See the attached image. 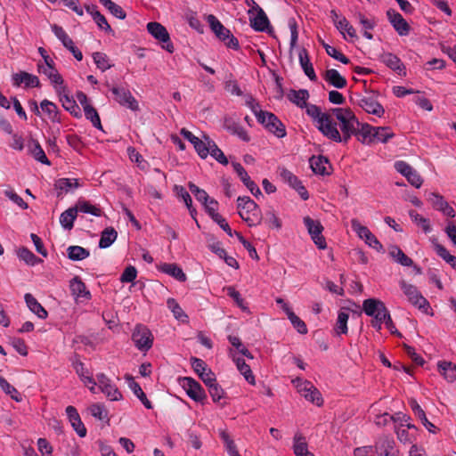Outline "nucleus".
Wrapping results in <instances>:
<instances>
[{
  "mask_svg": "<svg viewBox=\"0 0 456 456\" xmlns=\"http://www.w3.org/2000/svg\"><path fill=\"white\" fill-rule=\"evenodd\" d=\"M410 406L416 417H418L421 423L430 432L435 434L436 432V427L431 423L426 417V413L418 402L414 399L410 400Z\"/></svg>",
  "mask_w": 456,
  "mask_h": 456,
  "instance_id": "obj_29",
  "label": "nucleus"
},
{
  "mask_svg": "<svg viewBox=\"0 0 456 456\" xmlns=\"http://www.w3.org/2000/svg\"><path fill=\"white\" fill-rule=\"evenodd\" d=\"M428 201L432 204L433 208L440 212L449 204L444 198L436 192H430L428 195Z\"/></svg>",
  "mask_w": 456,
  "mask_h": 456,
  "instance_id": "obj_60",
  "label": "nucleus"
},
{
  "mask_svg": "<svg viewBox=\"0 0 456 456\" xmlns=\"http://www.w3.org/2000/svg\"><path fill=\"white\" fill-rule=\"evenodd\" d=\"M303 222L307 229L311 239L314 243L320 249H325L327 248L326 240L322 235L323 226L318 220H314L310 216H305Z\"/></svg>",
  "mask_w": 456,
  "mask_h": 456,
  "instance_id": "obj_9",
  "label": "nucleus"
},
{
  "mask_svg": "<svg viewBox=\"0 0 456 456\" xmlns=\"http://www.w3.org/2000/svg\"><path fill=\"white\" fill-rule=\"evenodd\" d=\"M400 288L406 296L408 301L419 310L429 314L430 304L419 291L416 286L407 283L404 280L400 281Z\"/></svg>",
  "mask_w": 456,
  "mask_h": 456,
  "instance_id": "obj_6",
  "label": "nucleus"
},
{
  "mask_svg": "<svg viewBox=\"0 0 456 456\" xmlns=\"http://www.w3.org/2000/svg\"><path fill=\"white\" fill-rule=\"evenodd\" d=\"M93 59L97 68L100 69L102 71H105L111 67V65L109 62L108 56L103 53H94Z\"/></svg>",
  "mask_w": 456,
  "mask_h": 456,
  "instance_id": "obj_63",
  "label": "nucleus"
},
{
  "mask_svg": "<svg viewBox=\"0 0 456 456\" xmlns=\"http://www.w3.org/2000/svg\"><path fill=\"white\" fill-rule=\"evenodd\" d=\"M208 389L214 403L222 406L225 404V402H221V400L226 397V393L217 382L209 386Z\"/></svg>",
  "mask_w": 456,
  "mask_h": 456,
  "instance_id": "obj_51",
  "label": "nucleus"
},
{
  "mask_svg": "<svg viewBox=\"0 0 456 456\" xmlns=\"http://www.w3.org/2000/svg\"><path fill=\"white\" fill-rule=\"evenodd\" d=\"M126 379L129 380V387L131 388L133 393L137 396V398L141 401V403L145 406V408L152 409V404L148 400L141 386L137 382H135L131 377H127Z\"/></svg>",
  "mask_w": 456,
  "mask_h": 456,
  "instance_id": "obj_45",
  "label": "nucleus"
},
{
  "mask_svg": "<svg viewBox=\"0 0 456 456\" xmlns=\"http://www.w3.org/2000/svg\"><path fill=\"white\" fill-rule=\"evenodd\" d=\"M96 379L98 387L110 400L119 401L122 399L121 392L104 373L97 374Z\"/></svg>",
  "mask_w": 456,
  "mask_h": 456,
  "instance_id": "obj_15",
  "label": "nucleus"
},
{
  "mask_svg": "<svg viewBox=\"0 0 456 456\" xmlns=\"http://www.w3.org/2000/svg\"><path fill=\"white\" fill-rule=\"evenodd\" d=\"M299 63L305 74L311 81H316L317 76L314 72L313 64L310 61L308 52L305 48L300 49L298 53Z\"/></svg>",
  "mask_w": 456,
  "mask_h": 456,
  "instance_id": "obj_26",
  "label": "nucleus"
},
{
  "mask_svg": "<svg viewBox=\"0 0 456 456\" xmlns=\"http://www.w3.org/2000/svg\"><path fill=\"white\" fill-rule=\"evenodd\" d=\"M230 356L232 361L235 362L238 370L242 374L245 379L251 385L255 384V377L251 371L249 365H248L244 359L236 356L235 353L232 350H230Z\"/></svg>",
  "mask_w": 456,
  "mask_h": 456,
  "instance_id": "obj_27",
  "label": "nucleus"
},
{
  "mask_svg": "<svg viewBox=\"0 0 456 456\" xmlns=\"http://www.w3.org/2000/svg\"><path fill=\"white\" fill-rule=\"evenodd\" d=\"M232 167L241 182L244 183V185L248 189V191L256 197L258 198L262 195V192L259 189V187L256 185L255 182H253L249 175H248L245 168L242 167L240 163L238 162H232Z\"/></svg>",
  "mask_w": 456,
  "mask_h": 456,
  "instance_id": "obj_20",
  "label": "nucleus"
},
{
  "mask_svg": "<svg viewBox=\"0 0 456 456\" xmlns=\"http://www.w3.org/2000/svg\"><path fill=\"white\" fill-rule=\"evenodd\" d=\"M224 126L228 132L238 136L243 142H248L250 140V137L245 128L238 122L232 119H225Z\"/></svg>",
  "mask_w": 456,
  "mask_h": 456,
  "instance_id": "obj_35",
  "label": "nucleus"
},
{
  "mask_svg": "<svg viewBox=\"0 0 456 456\" xmlns=\"http://www.w3.org/2000/svg\"><path fill=\"white\" fill-rule=\"evenodd\" d=\"M168 309L173 313L174 317L182 322H188V315L183 312L178 302L175 298H168L167 300Z\"/></svg>",
  "mask_w": 456,
  "mask_h": 456,
  "instance_id": "obj_47",
  "label": "nucleus"
},
{
  "mask_svg": "<svg viewBox=\"0 0 456 456\" xmlns=\"http://www.w3.org/2000/svg\"><path fill=\"white\" fill-rule=\"evenodd\" d=\"M392 137H394V133L391 131V129L389 127H387V126L375 127L374 141L376 140L380 142H387Z\"/></svg>",
  "mask_w": 456,
  "mask_h": 456,
  "instance_id": "obj_58",
  "label": "nucleus"
},
{
  "mask_svg": "<svg viewBox=\"0 0 456 456\" xmlns=\"http://www.w3.org/2000/svg\"><path fill=\"white\" fill-rule=\"evenodd\" d=\"M323 77L327 83L338 89L346 87L347 84L346 79L335 69H327Z\"/></svg>",
  "mask_w": 456,
  "mask_h": 456,
  "instance_id": "obj_32",
  "label": "nucleus"
},
{
  "mask_svg": "<svg viewBox=\"0 0 456 456\" xmlns=\"http://www.w3.org/2000/svg\"><path fill=\"white\" fill-rule=\"evenodd\" d=\"M310 167L314 173L318 175H327L329 174L327 170V167L329 165V160L327 158L323 156H313L310 159Z\"/></svg>",
  "mask_w": 456,
  "mask_h": 456,
  "instance_id": "obj_41",
  "label": "nucleus"
},
{
  "mask_svg": "<svg viewBox=\"0 0 456 456\" xmlns=\"http://www.w3.org/2000/svg\"><path fill=\"white\" fill-rule=\"evenodd\" d=\"M25 302L29 310L37 315L40 319H46L48 316L47 311L42 306V305L37 300V298L30 293H27L24 296Z\"/></svg>",
  "mask_w": 456,
  "mask_h": 456,
  "instance_id": "obj_33",
  "label": "nucleus"
},
{
  "mask_svg": "<svg viewBox=\"0 0 456 456\" xmlns=\"http://www.w3.org/2000/svg\"><path fill=\"white\" fill-rule=\"evenodd\" d=\"M348 319H349V311L347 309H341L338 312L337 322H336V325L334 328L335 333L338 336H340L342 334H344V335L347 334Z\"/></svg>",
  "mask_w": 456,
  "mask_h": 456,
  "instance_id": "obj_42",
  "label": "nucleus"
},
{
  "mask_svg": "<svg viewBox=\"0 0 456 456\" xmlns=\"http://www.w3.org/2000/svg\"><path fill=\"white\" fill-rule=\"evenodd\" d=\"M254 17H250V25L256 31H265L269 26V20L262 8H258Z\"/></svg>",
  "mask_w": 456,
  "mask_h": 456,
  "instance_id": "obj_37",
  "label": "nucleus"
},
{
  "mask_svg": "<svg viewBox=\"0 0 456 456\" xmlns=\"http://www.w3.org/2000/svg\"><path fill=\"white\" fill-rule=\"evenodd\" d=\"M379 59L386 66L395 71L398 75L405 76V66L395 54L391 53H383Z\"/></svg>",
  "mask_w": 456,
  "mask_h": 456,
  "instance_id": "obj_22",
  "label": "nucleus"
},
{
  "mask_svg": "<svg viewBox=\"0 0 456 456\" xmlns=\"http://www.w3.org/2000/svg\"><path fill=\"white\" fill-rule=\"evenodd\" d=\"M304 108L325 137L332 141H340V133L330 114L322 112L320 107L314 104H306Z\"/></svg>",
  "mask_w": 456,
  "mask_h": 456,
  "instance_id": "obj_1",
  "label": "nucleus"
},
{
  "mask_svg": "<svg viewBox=\"0 0 456 456\" xmlns=\"http://www.w3.org/2000/svg\"><path fill=\"white\" fill-rule=\"evenodd\" d=\"M118 233L112 227L105 228L101 234L99 247L101 248H109L117 239Z\"/></svg>",
  "mask_w": 456,
  "mask_h": 456,
  "instance_id": "obj_48",
  "label": "nucleus"
},
{
  "mask_svg": "<svg viewBox=\"0 0 456 456\" xmlns=\"http://www.w3.org/2000/svg\"><path fill=\"white\" fill-rule=\"evenodd\" d=\"M79 187L77 179L75 178H60L55 181L54 189L57 192V197L72 192L75 189Z\"/></svg>",
  "mask_w": 456,
  "mask_h": 456,
  "instance_id": "obj_24",
  "label": "nucleus"
},
{
  "mask_svg": "<svg viewBox=\"0 0 456 456\" xmlns=\"http://www.w3.org/2000/svg\"><path fill=\"white\" fill-rule=\"evenodd\" d=\"M437 369L446 381L451 383L456 381V364L448 361H439Z\"/></svg>",
  "mask_w": 456,
  "mask_h": 456,
  "instance_id": "obj_30",
  "label": "nucleus"
},
{
  "mask_svg": "<svg viewBox=\"0 0 456 456\" xmlns=\"http://www.w3.org/2000/svg\"><path fill=\"white\" fill-rule=\"evenodd\" d=\"M56 93L59 95L60 102L62 104V107L69 111L71 114L75 112L77 109H78L76 102L70 98L67 94V89L63 92L61 87L55 89Z\"/></svg>",
  "mask_w": 456,
  "mask_h": 456,
  "instance_id": "obj_46",
  "label": "nucleus"
},
{
  "mask_svg": "<svg viewBox=\"0 0 456 456\" xmlns=\"http://www.w3.org/2000/svg\"><path fill=\"white\" fill-rule=\"evenodd\" d=\"M99 1L105 8H107L110 11V12L113 16H115L120 20H124L126 18V14L125 11L118 4H115L111 0H99Z\"/></svg>",
  "mask_w": 456,
  "mask_h": 456,
  "instance_id": "obj_54",
  "label": "nucleus"
},
{
  "mask_svg": "<svg viewBox=\"0 0 456 456\" xmlns=\"http://www.w3.org/2000/svg\"><path fill=\"white\" fill-rule=\"evenodd\" d=\"M38 72L47 77L54 89L61 87L62 91H65L63 78L54 66H38Z\"/></svg>",
  "mask_w": 456,
  "mask_h": 456,
  "instance_id": "obj_23",
  "label": "nucleus"
},
{
  "mask_svg": "<svg viewBox=\"0 0 456 456\" xmlns=\"http://www.w3.org/2000/svg\"><path fill=\"white\" fill-rule=\"evenodd\" d=\"M332 112L339 122L342 132L340 141L335 142L346 143L351 136L355 134L356 127L360 126V122L350 109L335 108L332 110Z\"/></svg>",
  "mask_w": 456,
  "mask_h": 456,
  "instance_id": "obj_2",
  "label": "nucleus"
},
{
  "mask_svg": "<svg viewBox=\"0 0 456 456\" xmlns=\"http://www.w3.org/2000/svg\"><path fill=\"white\" fill-rule=\"evenodd\" d=\"M287 98L298 108L304 109L309 99V93L306 89L290 90L287 94Z\"/></svg>",
  "mask_w": 456,
  "mask_h": 456,
  "instance_id": "obj_34",
  "label": "nucleus"
},
{
  "mask_svg": "<svg viewBox=\"0 0 456 456\" xmlns=\"http://www.w3.org/2000/svg\"><path fill=\"white\" fill-rule=\"evenodd\" d=\"M180 386L185 390L187 395L195 402L203 403L207 395L199 382L190 377L179 378Z\"/></svg>",
  "mask_w": 456,
  "mask_h": 456,
  "instance_id": "obj_10",
  "label": "nucleus"
},
{
  "mask_svg": "<svg viewBox=\"0 0 456 456\" xmlns=\"http://www.w3.org/2000/svg\"><path fill=\"white\" fill-rule=\"evenodd\" d=\"M336 28L340 31L341 34H343L344 37H346V34L351 38L357 37L354 28L348 22V20L345 17L339 19Z\"/></svg>",
  "mask_w": 456,
  "mask_h": 456,
  "instance_id": "obj_55",
  "label": "nucleus"
},
{
  "mask_svg": "<svg viewBox=\"0 0 456 456\" xmlns=\"http://www.w3.org/2000/svg\"><path fill=\"white\" fill-rule=\"evenodd\" d=\"M387 17L395 30L400 36L409 35L411 27L398 12L394 9H389L387 11Z\"/></svg>",
  "mask_w": 456,
  "mask_h": 456,
  "instance_id": "obj_18",
  "label": "nucleus"
},
{
  "mask_svg": "<svg viewBox=\"0 0 456 456\" xmlns=\"http://www.w3.org/2000/svg\"><path fill=\"white\" fill-rule=\"evenodd\" d=\"M292 450L296 456H314V454L308 450L305 437L299 432L296 433L293 437Z\"/></svg>",
  "mask_w": 456,
  "mask_h": 456,
  "instance_id": "obj_25",
  "label": "nucleus"
},
{
  "mask_svg": "<svg viewBox=\"0 0 456 456\" xmlns=\"http://www.w3.org/2000/svg\"><path fill=\"white\" fill-rule=\"evenodd\" d=\"M203 137L204 140L199 139V141L195 144H193V146L198 154L200 155V157L202 159H206L209 153L208 142H212V140L206 135H204Z\"/></svg>",
  "mask_w": 456,
  "mask_h": 456,
  "instance_id": "obj_62",
  "label": "nucleus"
},
{
  "mask_svg": "<svg viewBox=\"0 0 456 456\" xmlns=\"http://www.w3.org/2000/svg\"><path fill=\"white\" fill-rule=\"evenodd\" d=\"M68 257L72 261H80L89 256V251L80 246H69L67 248Z\"/></svg>",
  "mask_w": 456,
  "mask_h": 456,
  "instance_id": "obj_49",
  "label": "nucleus"
},
{
  "mask_svg": "<svg viewBox=\"0 0 456 456\" xmlns=\"http://www.w3.org/2000/svg\"><path fill=\"white\" fill-rule=\"evenodd\" d=\"M390 256L399 265L403 266H412L413 261L407 256L403 251L397 246H392L389 248Z\"/></svg>",
  "mask_w": 456,
  "mask_h": 456,
  "instance_id": "obj_43",
  "label": "nucleus"
},
{
  "mask_svg": "<svg viewBox=\"0 0 456 456\" xmlns=\"http://www.w3.org/2000/svg\"><path fill=\"white\" fill-rule=\"evenodd\" d=\"M0 387L8 395L11 396L15 402H21L22 396L20 393L12 386L4 377L0 376Z\"/></svg>",
  "mask_w": 456,
  "mask_h": 456,
  "instance_id": "obj_52",
  "label": "nucleus"
},
{
  "mask_svg": "<svg viewBox=\"0 0 456 456\" xmlns=\"http://www.w3.org/2000/svg\"><path fill=\"white\" fill-rule=\"evenodd\" d=\"M436 254L456 270V256L449 253V251L440 244L435 245Z\"/></svg>",
  "mask_w": 456,
  "mask_h": 456,
  "instance_id": "obj_56",
  "label": "nucleus"
},
{
  "mask_svg": "<svg viewBox=\"0 0 456 456\" xmlns=\"http://www.w3.org/2000/svg\"><path fill=\"white\" fill-rule=\"evenodd\" d=\"M77 216V208H69L60 216V224L65 230H71L74 226V221Z\"/></svg>",
  "mask_w": 456,
  "mask_h": 456,
  "instance_id": "obj_40",
  "label": "nucleus"
},
{
  "mask_svg": "<svg viewBox=\"0 0 456 456\" xmlns=\"http://www.w3.org/2000/svg\"><path fill=\"white\" fill-rule=\"evenodd\" d=\"M358 104L366 112L378 117H381L385 112L384 108L378 102L376 97L372 94L361 96L358 101Z\"/></svg>",
  "mask_w": 456,
  "mask_h": 456,
  "instance_id": "obj_19",
  "label": "nucleus"
},
{
  "mask_svg": "<svg viewBox=\"0 0 456 456\" xmlns=\"http://www.w3.org/2000/svg\"><path fill=\"white\" fill-rule=\"evenodd\" d=\"M75 208H77V212L79 211L85 214H90L94 216H101L102 214V211L99 207L86 200H79Z\"/></svg>",
  "mask_w": 456,
  "mask_h": 456,
  "instance_id": "obj_50",
  "label": "nucleus"
},
{
  "mask_svg": "<svg viewBox=\"0 0 456 456\" xmlns=\"http://www.w3.org/2000/svg\"><path fill=\"white\" fill-rule=\"evenodd\" d=\"M12 85L16 87L20 86L21 84H24L25 87H38L40 85V81L37 76L26 71L14 73L12 76Z\"/></svg>",
  "mask_w": 456,
  "mask_h": 456,
  "instance_id": "obj_21",
  "label": "nucleus"
},
{
  "mask_svg": "<svg viewBox=\"0 0 456 456\" xmlns=\"http://www.w3.org/2000/svg\"><path fill=\"white\" fill-rule=\"evenodd\" d=\"M207 21L215 35L224 42L227 47L233 50L239 49L240 45L238 39L232 35L231 31L226 28L215 15L209 14L207 17Z\"/></svg>",
  "mask_w": 456,
  "mask_h": 456,
  "instance_id": "obj_5",
  "label": "nucleus"
},
{
  "mask_svg": "<svg viewBox=\"0 0 456 456\" xmlns=\"http://www.w3.org/2000/svg\"><path fill=\"white\" fill-rule=\"evenodd\" d=\"M28 151L33 158L41 162L42 164L50 165V161L48 160L44 150L37 140H31L28 144Z\"/></svg>",
  "mask_w": 456,
  "mask_h": 456,
  "instance_id": "obj_39",
  "label": "nucleus"
},
{
  "mask_svg": "<svg viewBox=\"0 0 456 456\" xmlns=\"http://www.w3.org/2000/svg\"><path fill=\"white\" fill-rule=\"evenodd\" d=\"M147 30L154 38L162 43L163 49L170 53L174 52V45L170 41L169 34L163 25L156 21L149 22Z\"/></svg>",
  "mask_w": 456,
  "mask_h": 456,
  "instance_id": "obj_12",
  "label": "nucleus"
},
{
  "mask_svg": "<svg viewBox=\"0 0 456 456\" xmlns=\"http://www.w3.org/2000/svg\"><path fill=\"white\" fill-rule=\"evenodd\" d=\"M209 153L211 157H213L216 161H218L222 165H227L228 159L224 154V152L217 147L216 142L212 140V142H208Z\"/></svg>",
  "mask_w": 456,
  "mask_h": 456,
  "instance_id": "obj_57",
  "label": "nucleus"
},
{
  "mask_svg": "<svg viewBox=\"0 0 456 456\" xmlns=\"http://www.w3.org/2000/svg\"><path fill=\"white\" fill-rule=\"evenodd\" d=\"M375 451L378 456H399L395 443L389 436L379 437L375 444Z\"/></svg>",
  "mask_w": 456,
  "mask_h": 456,
  "instance_id": "obj_17",
  "label": "nucleus"
},
{
  "mask_svg": "<svg viewBox=\"0 0 456 456\" xmlns=\"http://www.w3.org/2000/svg\"><path fill=\"white\" fill-rule=\"evenodd\" d=\"M75 370L77 375L81 378L82 381L85 385L88 386L89 390L92 393H95V388L97 387V381L89 374V372L85 369L84 363L78 362L75 365Z\"/></svg>",
  "mask_w": 456,
  "mask_h": 456,
  "instance_id": "obj_38",
  "label": "nucleus"
},
{
  "mask_svg": "<svg viewBox=\"0 0 456 456\" xmlns=\"http://www.w3.org/2000/svg\"><path fill=\"white\" fill-rule=\"evenodd\" d=\"M322 45L325 48V51L328 55H330V57L334 58L337 61H339L344 64L349 63V59L341 52H339L337 48L324 43L323 41L322 42Z\"/></svg>",
  "mask_w": 456,
  "mask_h": 456,
  "instance_id": "obj_59",
  "label": "nucleus"
},
{
  "mask_svg": "<svg viewBox=\"0 0 456 456\" xmlns=\"http://www.w3.org/2000/svg\"><path fill=\"white\" fill-rule=\"evenodd\" d=\"M69 288L71 294L78 297L90 298L91 294L89 290L86 289V284L81 281V279L77 276L74 277L69 283Z\"/></svg>",
  "mask_w": 456,
  "mask_h": 456,
  "instance_id": "obj_36",
  "label": "nucleus"
},
{
  "mask_svg": "<svg viewBox=\"0 0 456 456\" xmlns=\"http://www.w3.org/2000/svg\"><path fill=\"white\" fill-rule=\"evenodd\" d=\"M361 127H356L355 134H354L359 142L363 144H370L374 142V130L375 126L369 124H360Z\"/></svg>",
  "mask_w": 456,
  "mask_h": 456,
  "instance_id": "obj_28",
  "label": "nucleus"
},
{
  "mask_svg": "<svg viewBox=\"0 0 456 456\" xmlns=\"http://www.w3.org/2000/svg\"><path fill=\"white\" fill-rule=\"evenodd\" d=\"M258 122L276 137L283 138L286 136L285 126L274 114L268 111L261 113Z\"/></svg>",
  "mask_w": 456,
  "mask_h": 456,
  "instance_id": "obj_11",
  "label": "nucleus"
},
{
  "mask_svg": "<svg viewBox=\"0 0 456 456\" xmlns=\"http://www.w3.org/2000/svg\"><path fill=\"white\" fill-rule=\"evenodd\" d=\"M287 316L298 333L303 335L307 333L308 330L306 324L303 320H301L297 315H296L293 311L291 313H289Z\"/></svg>",
  "mask_w": 456,
  "mask_h": 456,
  "instance_id": "obj_64",
  "label": "nucleus"
},
{
  "mask_svg": "<svg viewBox=\"0 0 456 456\" xmlns=\"http://www.w3.org/2000/svg\"><path fill=\"white\" fill-rule=\"evenodd\" d=\"M85 116L89 119L94 127L102 129L101 119L97 110L92 105H86L84 110Z\"/></svg>",
  "mask_w": 456,
  "mask_h": 456,
  "instance_id": "obj_61",
  "label": "nucleus"
},
{
  "mask_svg": "<svg viewBox=\"0 0 456 456\" xmlns=\"http://www.w3.org/2000/svg\"><path fill=\"white\" fill-rule=\"evenodd\" d=\"M159 269L162 273L175 278L179 281H186L185 273L182 268L175 264H163Z\"/></svg>",
  "mask_w": 456,
  "mask_h": 456,
  "instance_id": "obj_44",
  "label": "nucleus"
},
{
  "mask_svg": "<svg viewBox=\"0 0 456 456\" xmlns=\"http://www.w3.org/2000/svg\"><path fill=\"white\" fill-rule=\"evenodd\" d=\"M132 340L138 350L147 352L153 345V335L146 326L138 324L133 330Z\"/></svg>",
  "mask_w": 456,
  "mask_h": 456,
  "instance_id": "obj_8",
  "label": "nucleus"
},
{
  "mask_svg": "<svg viewBox=\"0 0 456 456\" xmlns=\"http://www.w3.org/2000/svg\"><path fill=\"white\" fill-rule=\"evenodd\" d=\"M293 383L297 392L308 402L320 407L323 404V399L320 391L308 380L297 379Z\"/></svg>",
  "mask_w": 456,
  "mask_h": 456,
  "instance_id": "obj_7",
  "label": "nucleus"
},
{
  "mask_svg": "<svg viewBox=\"0 0 456 456\" xmlns=\"http://www.w3.org/2000/svg\"><path fill=\"white\" fill-rule=\"evenodd\" d=\"M40 108L44 113H45L48 118L53 123H61V113L55 103L49 100H43L40 102Z\"/></svg>",
  "mask_w": 456,
  "mask_h": 456,
  "instance_id": "obj_31",
  "label": "nucleus"
},
{
  "mask_svg": "<svg viewBox=\"0 0 456 456\" xmlns=\"http://www.w3.org/2000/svg\"><path fill=\"white\" fill-rule=\"evenodd\" d=\"M110 91L114 95L115 101L118 104L133 111L139 110L138 102L127 88L121 86H112Z\"/></svg>",
  "mask_w": 456,
  "mask_h": 456,
  "instance_id": "obj_13",
  "label": "nucleus"
},
{
  "mask_svg": "<svg viewBox=\"0 0 456 456\" xmlns=\"http://www.w3.org/2000/svg\"><path fill=\"white\" fill-rule=\"evenodd\" d=\"M237 208L240 216L248 226H256L261 224L263 216L257 204L248 196L237 199Z\"/></svg>",
  "mask_w": 456,
  "mask_h": 456,
  "instance_id": "obj_3",
  "label": "nucleus"
},
{
  "mask_svg": "<svg viewBox=\"0 0 456 456\" xmlns=\"http://www.w3.org/2000/svg\"><path fill=\"white\" fill-rule=\"evenodd\" d=\"M351 226L354 232L357 233V235L365 240L366 244H368L372 248L377 251H382L383 246L376 238V236L369 230L368 227L362 225L361 223L357 219L351 220Z\"/></svg>",
  "mask_w": 456,
  "mask_h": 456,
  "instance_id": "obj_14",
  "label": "nucleus"
},
{
  "mask_svg": "<svg viewBox=\"0 0 456 456\" xmlns=\"http://www.w3.org/2000/svg\"><path fill=\"white\" fill-rule=\"evenodd\" d=\"M52 31L67 49H69L74 45L73 40L68 36L61 27L54 24L52 26Z\"/></svg>",
  "mask_w": 456,
  "mask_h": 456,
  "instance_id": "obj_53",
  "label": "nucleus"
},
{
  "mask_svg": "<svg viewBox=\"0 0 456 456\" xmlns=\"http://www.w3.org/2000/svg\"><path fill=\"white\" fill-rule=\"evenodd\" d=\"M279 175L281 180L288 183L290 187L295 189L300 197L306 200L309 198V194L305 187L302 184V182L289 170L285 167L279 168Z\"/></svg>",
  "mask_w": 456,
  "mask_h": 456,
  "instance_id": "obj_16",
  "label": "nucleus"
},
{
  "mask_svg": "<svg viewBox=\"0 0 456 456\" xmlns=\"http://www.w3.org/2000/svg\"><path fill=\"white\" fill-rule=\"evenodd\" d=\"M362 310L366 315L373 317L371 325L377 330L382 328L383 321L387 319L391 323V316L385 304L376 298H368L362 302Z\"/></svg>",
  "mask_w": 456,
  "mask_h": 456,
  "instance_id": "obj_4",
  "label": "nucleus"
}]
</instances>
